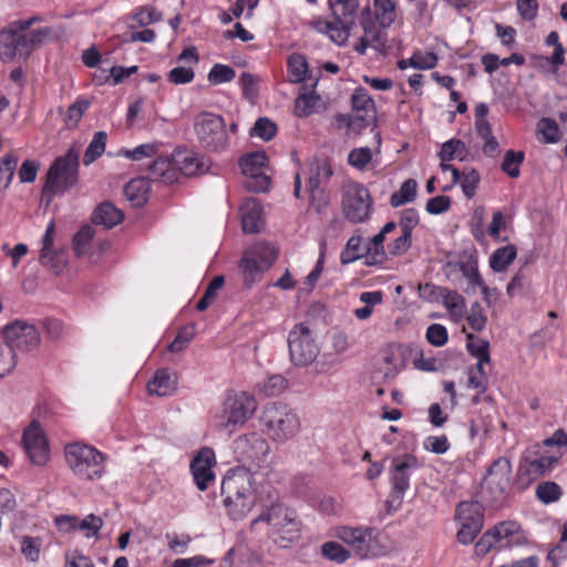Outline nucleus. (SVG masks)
Returning <instances> with one entry per match:
<instances>
[{
    "label": "nucleus",
    "mask_w": 567,
    "mask_h": 567,
    "mask_svg": "<svg viewBox=\"0 0 567 567\" xmlns=\"http://www.w3.org/2000/svg\"><path fill=\"white\" fill-rule=\"evenodd\" d=\"M547 560L550 567H567V546L558 544L548 553Z\"/></svg>",
    "instance_id": "774afa93"
},
{
    "label": "nucleus",
    "mask_w": 567,
    "mask_h": 567,
    "mask_svg": "<svg viewBox=\"0 0 567 567\" xmlns=\"http://www.w3.org/2000/svg\"><path fill=\"white\" fill-rule=\"evenodd\" d=\"M489 530L495 536L498 548L503 549L511 547L516 542L514 538L519 530V526L514 522H503Z\"/></svg>",
    "instance_id": "e433bc0d"
},
{
    "label": "nucleus",
    "mask_w": 567,
    "mask_h": 567,
    "mask_svg": "<svg viewBox=\"0 0 567 567\" xmlns=\"http://www.w3.org/2000/svg\"><path fill=\"white\" fill-rule=\"evenodd\" d=\"M341 206L344 217L353 224H359L370 218L373 200L365 186L351 183L343 188Z\"/></svg>",
    "instance_id": "1a4fd4ad"
},
{
    "label": "nucleus",
    "mask_w": 567,
    "mask_h": 567,
    "mask_svg": "<svg viewBox=\"0 0 567 567\" xmlns=\"http://www.w3.org/2000/svg\"><path fill=\"white\" fill-rule=\"evenodd\" d=\"M257 400L252 394L241 391H229L223 404V414L226 423L224 427L244 425L256 412Z\"/></svg>",
    "instance_id": "f8f14e48"
},
{
    "label": "nucleus",
    "mask_w": 567,
    "mask_h": 567,
    "mask_svg": "<svg viewBox=\"0 0 567 567\" xmlns=\"http://www.w3.org/2000/svg\"><path fill=\"white\" fill-rule=\"evenodd\" d=\"M321 554L328 560L334 561L337 564L347 561L351 556L350 550L346 549L341 544L333 540L322 544Z\"/></svg>",
    "instance_id": "864d4df0"
},
{
    "label": "nucleus",
    "mask_w": 567,
    "mask_h": 567,
    "mask_svg": "<svg viewBox=\"0 0 567 567\" xmlns=\"http://www.w3.org/2000/svg\"><path fill=\"white\" fill-rule=\"evenodd\" d=\"M22 443L29 460L42 466L49 461V443L40 426L33 421L23 432Z\"/></svg>",
    "instance_id": "a211bd4d"
},
{
    "label": "nucleus",
    "mask_w": 567,
    "mask_h": 567,
    "mask_svg": "<svg viewBox=\"0 0 567 567\" xmlns=\"http://www.w3.org/2000/svg\"><path fill=\"white\" fill-rule=\"evenodd\" d=\"M55 234V225L54 221L51 220L45 229V233L42 237V248L39 257V261L43 267H48L55 275L62 272L68 264L66 252L63 249H54Z\"/></svg>",
    "instance_id": "aec40b11"
},
{
    "label": "nucleus",
    "mask_w": 567,
    "mask_h": 567,
    "mask_svg": "<svg viewBox=\"0 0 567 567\" xmlns=\"http://www.w3.org/2000/svg\"><path fill=\"white\" fill-rule=\"evenodd\" d=\"M58 527L62 532L82 530L87 538L96 536L103 526V520L100 516L90 514L83 519L74 516L62 515L55 518Z\"/></svg>",
    "instance_id": "b1692460"
},
{
    "label": "nucleus",
    "mask_w": 567,
    "mask_h": 567,
    "mask_svg": "<svg viewBox=\"0 0 567 567\" xmlns=\"http://www.w3.org/2000/svg\"><path fill=\"white\" fill-rule=\"evenodd\" d=\"M224 285V277L216 276L206 288L203 297L199 299V301L196 305V309L198 311L206 310L215 300L217 291L223 287Z\"/></svg>",
    "instance_id": "680f3d73"
},
{
    "label": "nucleus",
    "mask_w": 567,
    "mask_h": 567,
    "mask_svg": "<svg viewBox=\"0 0 567 567\" xmlns=\"http://www.w3.org/2000/svg\"><path fill=\"white\" fill-rule=\"evenodd\" d=\"M4 344L12 350L29 352L40 346L41 337L39 330L31 323L23 320H16L2 328Z\"/></svg>",
    "instance_id": "4468645a"
},
{
    "label": "nucleus",
    "mask_w": 567,
    "mask_h": 567,
    "mask_svg": "<svg viewBox=\"0 0 567 567\" xmlns=\"http://www.w3.org/2000/svg\"><path fill=\"white\" fill-rule=\"evenodd\" d=\"M385 235L380 230L379 234L374 235L370 240L367 241L370 248V254L367 257V266L382 265L386 259L383 243Z\"/></svg>",
    "instance_id": "79ce46f5"
},
{
    "label": "nucleus",
    "mask_w": 567,
    "mask_h": 567,
    "mask_svg": "<svg viewBox=\"0 0 567 567\" xmlns=\"http://www.w3.org/2000/svg\"><path fill=\"white\" fill-rule=\"evenodd\" d=\"M480 174L475 169L463 171L461 178V187L464 196L468 199L475 196L477 186L480 184Z\"/></svg>",
    "instance_id": "0e129e2a"
},
{
    "label": "nucleus",
    "mask_w": 567,
    "mask_h": 567,
    "mask_svg": "<svg viewBox=\"0 0 567 567\" xmlns=\"http://www.w3.org/2000/svg\"><path fill=\"white\" fill-rule=\"evenodd\" d=\"M240 214L241 227L245 234H257L260 231L262 208L257 199H246L240 206Z\"/></svg>",
    "instance_id": "bb28decb"
},
{
    "label": "nucleus",
    "mask_w": 567,
    "mask_h": 567,
    "mask_svg": "<svg viewBox=\"0 0 567 567\" xmlns=\"http://www.w3.org/2000/svg\"><path fill=\"white\" fill-rule=\"evenodd\" d=\"M277 255V249L266 241H258L244 252L239 268L246 288H251L261 279V275L272 266Z\"/></svg>",
    "instance_id": "0eeeda50"
},
{
    "label": "nucleus",
    "mask_w": 567,
    "mask_h": 567,
    "mask_svg": "<svg viewBox=\"0 0 567 567\" xmlns=\"http://www.w3.org/2000/svg\"><path fill=\"white\" fill-rule=\"evenodd\" d=\"M234 453L238 462L248 468H268L270 445L256 432L243 434L234 441Z\"/></svg>",
    "instance_id": "6e6552de"
},
{
    "label": "nucleus",
    "mask_w": 567,
    "mask_h": 567,
    "mask_svg": "<svg viewBox=\"0 0 567 567\" xmlns=\"http://www.w3.org/2000/svg\"><path fill=\"white\" fill-rule=\"evenodd\" d=\"M319 95L312 90L309 93H301L295 101V114L298 117H307L315 112Z\"/></svg>",
    "instance_id": "09e8293b"
},
{
    "label": "nucleus",
    "mask_w": 567,
    "mask_h": 567,
    "mask_svg": "<svg viewBox=\"0 0 567 567\" xmlns=\"http://www.w3.org/2000/svg\"><path fill=\"white\" fill-rule=\"evenodd\" d=\"M337 123L340 127H347V135L349 137H355L362 134L367 128L374 134L375 143L378 147L381 145V135L374 124L375 115H362L355 113L352 115L338 114L336 116Z\"/></svg>",
    "instance_id": "4be33fe9"
},
{
    "label": "nucleus",
    "mask_w": 567,
    "mask_h": 567,
    "mask_svg": "<svg viewBox=\"0 0 567 567\" xmlns=\"http://www.w3.org/2000/svg\"><path fill=\"white\" fill-rule=\"evenodd\" d=\"M516 248L507 245L496 249L489 258V266L494 271H504L516 258Z\"/></svg>",
    "instance_id": "58836bf2"
},
{
    "label": "nucleus",
    "mask_w": 567,
    "mask_h": 567,
    "mask_svg": "<svg viewBox=\"0 0 567 567\" xmlns=\"http://www.w3.org/2000/svg\"><path fill=\"white\" fill-rule=\"evenodd\" d=\"M39 17H32L27 20H18L11 23L8 30L0 32V59L10 61L16 55L24 56L23 49L21 48V32L29 30V28L39 21Z\"/></svg>",
    "instance_id": "dca6fc26"
},
{
    "label": "nucleus",
    "mask_w": 567,
    "mask_h": 567,
    "mask_svg": "<svg viewBox=\"0 0 567 567\" xmlns=\"http://www.w3.org/2000/svg\"><path fill=\"white\" fill-rule=\"evenodd\" d=\"M124 196L134 207L143 206L148 199V182L145 178H134L124 187Z\"/></svg>",
    "instance_id": "473e14b6"
},
{
    "label": "nucleus",
    "mask_w": 567,
    "mask_h": 567,
    "mask_svg": "<svg viewBox=\"0 0 567 567\" xmlns=\"http://www.w3.org/2000/svg\"><path fill=\"white\" fill-rule=\"evenodd\" d=\"M351 102L357 113L364 112L367 115H375L374 102L365 89L358 87L352 94Z\"/></svg>",
    "instance_id": "603ef678"
},
{
    "label": "nucleus",
    "mask_w": 567,
    "mask_h": 567,
    "mask_svg": "<svg viewBox=\"0 0 567 567\" xmlns=\"http://www.w3.org/2000/svg\"><path fill=\"white\" fill-rule=\"evenodd\" d=\"M148 177L164 184H173L176 182L177 171L173 164V157L158 156L150 166Z\"/></svg>",
    "instance_id": "cd10ccee"
},
{
    "label": "nucleus",
    "mask_w": 567,
    "mask_h": 567,
    "mask_svg": "<svg viewBox=\"0 0 567 567\" xmlns=\"http://www.w3.org/2000/svg\"><path fill=\"white\" fill-rule=\"evenodd\" d=\"M375 18L379 27L386 29L393 24L396 18L395 3L393 0H373Z\"/></svg>",
    "instance_id": "4c0bfd02"
},
{
    "label": "nucleus",
    "mask_w": 567,
    "mask_h": 567,
    "mask_svg": "<svg viewBox=\"0 0 567 567\" xmlns=\"http://www.w3.org/2000/svg\"><path fill=\"white\" fill-rule=\"evenodd\" d=\"M417 183L415 179L409 178L403 182L400 189L390 197L392 207H399L406 203L413 202L416 197Z\"/></svg>",
    "instance_id": "c03bdc74"
},
{
    "label": "nucleus",
    "mask_w": 567,
    "mask_h": 567,
    "mask_svg": "<svg viewBox=\"0 0 567 567\" xmlns=\"http://www.w3.org/2000/svg\"><path fill=\"white\" fill-rule=\"evenodd\" d=\"M372 150L370 147H357L348 154V164L358 171H365L372 161Z\"/></svg>",
    "instance_id": "5fc2aeb1"
},
{
    "label": "nucleus",
    "mask_w": 567,
    "mask_h": 567,
    "mask_svg": "<svg viewBox=\"0 0 567 567\" xmlns=\"http://www.w3.org/2000/svg\"><path fill=\"white\" fill-rule=\"evenodd\" d=\"M173 164L185 176H195L205 173L209 167V161L194 151L186 148L176 150L173 153Z\"/></svg>",
    "instance_id": "5701e85b"
},
{
    "label": "nucleus",
    "mask_w": 567,
    "mask_h": 567,
    "mask_svg": "<svg viewBox=\"0 0 567 567\" xmlns=\"http://www.w3.org/2000/svg\"><path fill=\"white\" fill-rule=\"evenodd\" d=\"M288 348L292 363L305 367L315 361L319 354L312 332L303 323L296 324L288 334Z\"/></svg>",
    "instance_id": "ddd939ff"
},
{
    "label": "nucleus",
    "mask_w": 567,
    "mask_h": 567,
    "mask_svg": "<svg viewBox=\"0 0 567 567\" xmlns=\"http://www.w3.org/2000/svg\"><path fill=\"white\" fill-rule=\"evenodd\" d=\"M456 515L462 525L456 535L457 540L463 545H468L483 528V515L477 511V506L471 503L460 504Z\"/></svg>",
    "instance_id": "6ab92c4d"
},
{
    "label": "nucleus",
    "mask_w": 567,
    "mask_h": 567,
    "mask_svg": "<svg viewBox=\"0 0 567 567\" xmlns=\"http://www.w3.org/2000/svg\"><path fill=\"white\" fill-rule=\"evenodd\" d=\"M17 363L16 351L10 346L0 342V380L11 375Z\"/></svg>",
    "instance_id": "de8ad7c7"
},
{
    "label": "nucleus",
    "mask_w": 567,
    "mask_h": 567,
    "mask_svg": "<svg viewBox=\"0 0 567 567\" xmlns=\"http://www.w3.org/2000/svg\"><path fill=\"white\" fill-rule=\"evenodd\" d=\"M447 329L440 323H432L426 329V340L434 347H442L447 342Z\"/></svg>",
    "instance_id": "338daca9"
},
{
    "label": "nucleus",
    "mask_w": 567,
    "mask_h": 567,
    "mask_svg": "<svg viewBox=\"0 0 567 567\" xmlns=\"http://www.w3.org/2000/svg\"><path fill=\"white\" fill-rule=\"evenodd\" d=\"M512 464L506 457L496 458L487 468L484 476V485L496 498L503 495L509 484Z\"/></svg>",
    "instance_id": "412c9836"
},
{
    "label": "nucleus",
    "mask_w": 567,
    "mask_h": 567,
    "mask_svg": "<svg viewBox=\"0 0 567 567\" xmlns=\"http://www.w3.org/2000/svg\"><path fill=\"white\" fill-rule=\"evenodd\" d=\"M525 159V154L522 151L508 150L505 152L501 168L512 178H517L520 174V165Z\"/></svg>",
    "instance_id": "a18cd8bd"
},
{
    "label": "nucleus",
    "mask_w": 567,
    "mask_h": 567,
    "mask_svg": "<svg viewBox=\"0 0 567 567\" xmlns=\"http://www.w3.org/2000/svg\"><path fill=\"white\" fill-rule=\"evenodd\" d=\"M374 534L375 529L370 527L342 526L337 530V537L347 544L360 559L379 555V544Z\"/></svg>",
    "instance_id": "9b49d317"
},
{
    "label": "nucleus",
    "mask_w": 567,
    "mask_h": 567,
    "mask_svg": "<svg viewBox=\"0 0 567 567\" xmlns=\"http://www.w3.org/2000/svg\"><path fill=\"white\" fill-rule=\"evenodd\" d=\"M558 460L559 456L526 457L518 467V476L528 483L534 482L546 475Z\"/></svg>",
    "instance_id": "393cba45"
},
{
    "label": "nucleus",
    "mask_w": 567,
    "mask_h": 567,
    "mask_svg": "<svg viewBox=\"0 0 567 567\" xmlns=\"http://www.w3.org/2000/svg\"><path fill=\"white\" fill-rule=\"evenodd\" d=\"M267 162V155L264 152H255L244 155L239 161L243 174L248 177L262 173V167Z\"/></svg>",
    "instance_id": "ea45409f"
},
{
    "label": "nucleus",
    "mask_w": 567,
    "mask_h": 567,
    "mask_svg": "<svg viewBox=\"0 0 567 567\" xmlns=\"http://www.w3.org/2000/svg\"><path fill=\"white\" fill-rule=\"evenodd\" d=\"M288 70L290 81L293 83H301L306 80L308 72V63L303 55L292 54L288 59Z\"/></svg>",
    "instance_id": "3c124183"
},
{
    "label": "nucleus",
    "mask_w": 567,
    "mask_h": 567,
    "mask_svg": "<svg viewBox=\"0 0 567 567\" xmlns=\"http://www.w3.org/2000/svg\"><path fill=\"white\" fill-rule=\"evenodd\" d=\"M264 432L275 443H286L300 431V419L295 410L284 403H267L260 415Z\"/></svg>",
    "instance_id": "7ed1b4c3"
},
{
    "label": "nucleus",
    "mask_w": 567,
    "mask_h": 567,
    "mask_svg": "<svg viewBox=\"0 0 567 567\" xmlns=\"http://www.w3.org/2000/svg\"><path fill=\"white\" fill-rule=\"evenodd\" d=\"M93 238L94 229L90 225L82 226L73 236V250L78 257L84 256L89 251Z\"/></svg>",
    "instance_id": "49530a36"
},
{
    "label": "nucleus",
    "mask_w": 567,
    "mask_h": 567,
    "mask_svg": "<svg viewBox=\"0 0 567 567\" xmlns=\"http://www.w3.org/2000/svg\"><path fill=\"white\" fill-rule=\"evenodd\" d=\"M537 132L542 135L543 142L546 144H553L559 141V127L553 118H540L537 123Z\"/></svg>",
    "instance_id": "4d7b16f0"
},
{
    "label": "nucleus",
    "mask_w": 567,
    "mask_h": 567,
    "mask_svg": "<svg viewBox=\"0 0 567 567\" xmlns=\"http://www.w3.org/2000/svg\"><path fill=\"white\" fill-rule=\"evenodd\" d=\"M276 133V124L267 117H259L250 132L251 135L258 136L264 141H270L275 137Z\"/></svg>",
    "instance_id": "69168bd1"
},
{
    "label": "nucleus",
    "mask_w": 567,
    "mask_h": 567,
    "mask_svg": "<svg viewBox=\"0 0 567 567\" xmlns=\"http://www.w3.org/2000/svg\"><path fill=\"white\" fill-rule=\"evenodd\" d=\"M456 274H462L472 287L482 285V276L480 275L478 266L475 260L447 262L446 276L452 278Z\"/></svg>",
    "instance_id": "2f4dec72"
},
{
    "label": "nucleus",
    "mask_w": 567,
    "mask_h": 567,
    "mask_svg": "<svg viewBox=\"0 0 567 567\" xmlns=\"http://www.w3.org/2000/svg\"><path fill=\"white\" fill-rule=\"evenodd\" d=\"M69 468L80 481L100 480L105 474L106 455L92 445L74 442L65 445Z\"/></svg>",
    "instance_id": "20e7f679"
},
{
    "label": "nucleus",
    "mask_w": 567,
    "mask_h": 567,
    "mask_svg": "<svg viewBox=\"0 0 567 567\" xmlns=\"http://www.w3.org/2000/svg\"><path fill=\"white\" fill-rule=\"evenodd\" d=\"M147 389L151 394L166 396L175 391L176 380L167 370L159 369L148 382Z\"/></svg>",
    "instance_id": "72a5a7b5"
},
{
    "label": "nucleus",
    "mask_w": 567,
    "mask_h": 567,
    "mask_svg": "<svg viewBox=\"0 0 567 567\" xmlns=\"http://www.w3.org/2000/svg\"><path fill=\"white\" fill-rule=\"evenodd\" d=\"M235 70L226 64L216 63L209 71L207 79L212 85H219L235 79Z\"/></svg>",
    "instance_id": "6e6d98bb"
},
{
    "label": "nucleus",
    "mask_w": 567,
    "mask_h": 567,
    "mask_svg": "<svg viewBox=\"0 0 567 567\" xmlns=\"http://www.w3.org/2000/svg\"><path fill=\"white\" fill-rule=\"evenodd\" d=\"M51 33L52 29L47 27L21 32V48L23 49L24 56H28L34 49L43 44Z\"/></svg>",
    "instance_id": "c9c22d12"
},
{
    "label": "nucleus",
    "mask_w": 567,
    "mask_h": 567,
    "mask_svg": "<svg viewBox=\"0 0 567 567\" xmlns=\"http://www.w3.org/2000/svg\"><path fill=\"white\" fill-rule=\"evenodd\" d=\"M420 462L413 454H402L395 456L391 461L389 468L390 482L392 491L390 494V502L400 505L406 491L410 488V478L417 468Z\"/></svg>",
    "instance_id": "9d476101"
},
{
    "label": "nucleus",
    "mask_w": 567,
    "mask_h": 567,
    "mask_svg": "<svg viewBox=\"0 0 567 567\" xmlns=\"http://www.w3.org/2000/svg\"><path fill=\"white\" fill-rule=\"evenodd\" d=\"M123 218L124 214L121 209L116 208L109 202H104L94 210L92 220L95 225H101L106 229H111L120 224Z\"/></svg>",
    "instance_id": "c85d7f7f"
},
{
    "label": "nucleus",
    "mask_w": 567,
    "mask_h": 567,
    "mask_svg": "<svg viewBox=\"0 0 567 567\" xmlns=\"http://www.w3.org/2000/svg\"><path fill=\"white\" fill-rule=\"evenodd\" d=\"M370 254V248L367 241L361 236H352L348 239L344 249L341 251L340 260L343 265L351 264L358 259L364 258L367 265V257Z\"/></svg>",
    "instance_id": "7c9ffc66"
},
{
    "label": "nucleus",
    "mask_w": 567,
    "mask_h": 567,
    "mask_svg": "<svg viewBox=\"0 0 567 567\" xmlns=\"http://www.w3.org/2000/svg\"><path fill=\"white\" fill-rule=\"evenodd\" d=\"M195 337V326L189 324L181 328L175 339L169 343L168 350L171 352H181Z\"/></svg>",
    "instance_id": "e2e57ef3"
},
{
    "label": "nucleus",
    "mask_w": 567,
    "mask_h": 567,
    "mask_svg": "<svg viewBox=\"0 0 567 567\" xmlns=\"http://www.w3.org/2000/svg\"><path fill=\"white\" fill-rule=\"evenodd\" d=\"M329 8L336 22L347 30L350 35L351 29L359 9L358 0H328Z\"/></svg>",
    "instance_id": "a878e982"
},
{
    "label": "nucleus",
    "mask_w": 567,
    "mask_h": 567,
    "mask_svg": "<svg viewBox=\"0 0 567 567\" xmlns=\"http://www.w3.org/2000/svg\"><path fill=\"white\" fill-rule=\"evenodd\" d=\"M158 144L146 143L141 144L133 150H121L120 154L132 161H141L143 158H150L157 154Z\"/></svg>",
    "instance_id": "bf43d9fd"
},
{
    "label": "nucleus",
    "mask_w": 567,
    "mask_h": 567,
    "mask_svg": "<svg viewBox=\"0 0 567 567\" xmlns=\"http://www.w3.org/2000/svg\"><path fill=\"white\" fill-rule=\"evenodd\" d=\"M17 165L18 157L13 154H6L0 161V192L10 186Z\"/></svg>",
    "instance_id": "8fccbe9b"
},
{
    "label": "nucleus",
    "mask_w": 567,
    "mask_h": 567,
    "mask_svg": "<svg viewBox=\"0 0 567 567\" xmlns=\"http://www.w3.org/2000/svg\"><path fill=\"white\" fill-rule=\"evenodd\" d=\"M441 302L449 310L455 321H460L466 313V302L457 291L445 288L441 295Z\"/></svg>",
    "instance_id": "f704fd0d"
},
{
    "label": "nucleus",
    "mask_w": 567,
    "mask_h": 567,
    "mask_svg": "<svg viewBox=\"0 0 567 567\" xmlns=\"http://www.w3.org/2000/svg\"><path fill=\"white\" fill-rule=\"evenodd\" d=\"M107 135L103 131L94 133L92 141L86 147L83 156V164L85 166L91 165L96 158H99L105 151Z\"/></svg>",
    "instance_id": "a19ab883"
},
{
    "label": "nucleus",
    "mask_w": 567,
    "mask_h": 567,
    "mask_svg": "<svg viewBox=\"0 0 567 567\" xmlns=\"http://www.w3.org/2000/svg\"><path fill=\"white\" fill-rule=\"evenodd\" d=\"M42 540L39 537L22 536L20 539L21 554L30 561H38L40 558Z\"/></svg>",
    "instance_id": "13d9d810"
},
{
    "label": "nucleus",
    "mask_w": 567,
    "mask_h": 567,
    "mask_svg": "<svg viewBox=\"0 0 567 567\" xmlns=\"http://www.w3.org/2000/svg\"><path fill=\"white\" fill-rule=\"evenodd\" d=\"M79 152L74 148L56 157L47 173L42 198L50 203L54 196L63 195L74 187L79 181Z\"/></svg>",
    "instance_id": "39448f33"
},
{
    "label": "nucleus",
    "mask_w": 567,
    "mask_h": 567,
    "mask_svg": "<svg viewBox=\"0 0 567 567\" xmlns=\"http://www.w3.org/2000/svg\"><path fill=\"white\" fill-rule=\"evenodd\" d=\"M266 523L268 535L280 547H288L298 540L301 534V522L296 512L281 503H272L251 522V526Z\"/></svg>",
    "instance_id": "f03ea898"
},
{
    "label": "nucleus",
    "mask_w": 567,
    "mask_h": 567,
    "mask_svg": "<svg viewBox=\"0 0 567 567\" xmlns=\"http://www.w3.org/2000/svg\"><path fill=\"white\" fill-rule=\"evenodd\" d=\"M309 25L319 33L327 34L337 45H343L348 41L347 30L336 21L330 22L319 17L311 20Z\"/></svg>",
    "instance_id": "c756f323"
},
{
    "label": "nucleus",
    "mask_w": 567,
    "mask_h": 567,
    "mask_svg": "<svg viewBox=\"0 0 567 567\" xmlns=\"http://www.w3.org/2000/svg\"><path fill=\"white\" fill-rule=\"evenodd\" d=\"M467 155V148L464 142L461 140H449L445 142L441 151L439 152V157L443 162H451L455 158L463 161Z\"/></svg>",
    "instance_id": "37998d69"
},
{
    "label": "nucleus",
    "mask_w": 567,
    "mask_h": 567,
    "mask_svg": "<svg viewBox=\"0 0 567 567\" xmlns=\"http://www.w3.org/2000/svg\"><path fill=\"white\" fill-rule=\"evenodd\" d=\"M216 455L213 449L202 447L193 457L189 470L199 491H206L215 482Z\"/></svg>",
    "instance_id": "f3484780"
},
{
    "label": "nucleus",
    "mask_w": 567,
    "mask_h": 567,
    "mask_svg": "<svg viewBox=\"0 0 567 567\" xmlns=\"http://www.w3.org/2000/svg\"><path fill=\"white\" fill-rule=\"evenodd\" d=\"M194 131L200 146L208 152L221 153L229 147L226 122L221 115L200 112L194 120Z\"/></svg>",
    "instance_id": "423d86ee"
},
{
    "label": "nucleus",
    "mask_w": 567,
    "mask_h": 567,
    "mask_svg": "<svg viewBox=\"0 0 567 567\" xmlns=\"http://www.w3.org/2000/svg\"><path fill=\"white\" fill-rule=\"evenodd\" d=\"M309 171L308 186L311 196V205L318 213H322L328 206V200L323 195V187L328 184L333 171L327 159L312 161Z\"/></svg>",
    "instance_id": "2eb2a0df"
},
{
    "label": "nucleus",
    "mask_w": 567,
    "mask_h": 567,
    "mask_svg": "<svg viewBox=\"0 0 567 567\" xmlns=\"http://www.w3.org/2000/svg\"><path fill=\"white\" fill-rule=\"evenodd\" d=\"M223 504L234 520L245 518L257 502L254 475L245 465L229 468L221 481Z\"/></svg>",
    "instance_id": "f257e3e1"
},
{
    "label": "nucleus",
    "mask_w": 567,
    "mask_h": 567,
    "mask_svg": "<svg viewBox=\"0 0 567 567\" xmlns=\"http://www.w3.org/2000/svg\"><path fill=\"white\" fill-rule=\"evenodd\" d=\"M536 495L544 504H550L560 498L561 488L555 482H544L537 486Z\"/></svg>",
    "instance_id": "052dcab7"
}]
</instances>
